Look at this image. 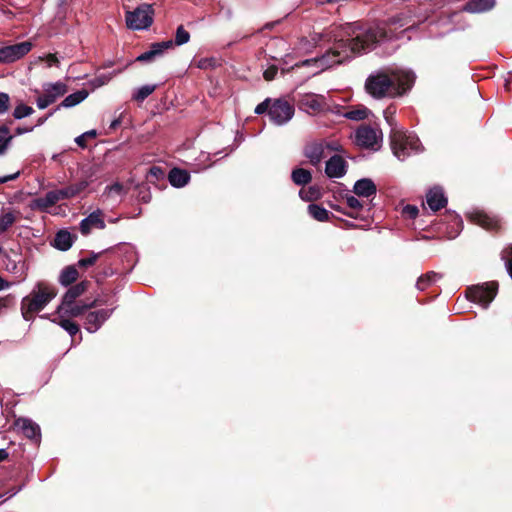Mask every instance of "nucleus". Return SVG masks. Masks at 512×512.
I'll return each mask as SVG.
<instances>
[{"instance_id":"obj_1","label":"nucleus","mask_w":512,"mask_h":512,"mask_svg":"<svg viewBox=\"0 0 512 512\" xmlns=\"http://www.w3.org/2000/svg\"><path fill=\"white\" fill-rule=\"evenodd\" d=\"M324 37L332 46L322 56L306 59L296 66H315L318 71L342 64L372 50L382 40L389 39L387 31L380 25L349 23L325 32Z\"/></svg>"},{"instance_id":"obj_2","label":"nucleus","mask_w":512,"mask_h":512,"mask_svg":"<svg viewBox=\"0 0 512 512\" xmlns=\"http://www.w3.org/2000/svg\"><path fill=\"white\" fill-rule=\"evenodd\" d=\"M416 75L411 69H393L390 76L384 72H376L368 76L365 89L375 99H381L389 94L402 95L410 90Z\"/></svg>"},{"instance_id":"obj_3","label":"nucleus","mask_w":512,"mask_h":512,"mask_svg":"<svg viewBox=\"0 0 512 512\" xmlns=\"http://www.w3.org/2000/svg\"><path fill=\"white\" fill-rule=\"evenodd\" d=\"M396 108L393 106L387 107L384 111V118L389 124L390 131V145L394 156L404 161L413 154H418L422 151V145L419 138L411 132L404 131L399 127L394 119Z\"/></svg>"},{"instance_id":"obj_4","label":"nucleus","mask_w":512,"mask_h":512,"mask_svg":"<svg viewBox=\"0 0 512 512\" xmlns=\"http://www.w3.org/2000/svg\"><path fill=\"white\" fill-rule=\"evenodd\" d=\"M56 296L55 289L44 283L38 282L32 292L21 301V313L26 321H30L35 312L43 310Z\"/></svg>"},{"instance_id":"obj_5","label":"nucleus","mask_w":512,"mask_h":512,"mask_svg":"<svg viewBox=\"0 0 512 512\" xmlns=\"http://www.w3.org/2000/svg\"><path fill=\"white\" fill-rule=\"evenodd\" d=\"M190 40V34L184 29L183 26H179L176 30L175 41L172 40L153 43L150 49L140 54L136 60L139 62H150L157 56H161L166 49H169L175 43L178 46L188 43Z\"/></svg>"},{"instance_id":"obj_6","label":"nucleus","mask_w":512,"mask_h":512,"mask_svg":"<svg viewBox=\"0 0 512 512\" xmlns=\"http://www.w3.org/2000/svg\"><path fill=\"white\" fill-rule=\"evenodd\" d=\"M154 9L152 5L142 3L133 11H127L125 20L127 27L132 30H146L153 23Z\"/></svg>"},{"instance_id":"obj_7","label":"nucleus","mask_w":512,"mask_h":512,"mask_svg":"<svg viewBox=\"0 0 512 512\" xmlns=\"http://www.w3.org/2000/svg\"><path fill=\"white\" fill-rule=\"evenodd\" d=\"M497 291L498 284L496 282H486L469 287L466 296L470 301L486 309L496 297Z\"/></svg>"},{"instance_id":"obj_8","label":"nucleus","mask_w":512,"mask_h":512,"mask_svg":"<svg viewBox=\"0 0 512 512\" xmlns=\"http://www.w3.org/2000/svg\"><path fill=\"white\" fill-rule=\"evenodd\" d=\"M299 106L307 112H331L338 115L342 114L338 105L330 104L326 97L320 94L310 93L303 95L299 101Z\"/></svg>"},{"instance_id":"obj_9","label":"nucleus","mask_w":512,"mask_h":512,"mask_svg":"<svg viewBox=\"0 0 512 512\" xmlns=\"http://www.w3.org/2000/svg\"><path fill=\"white\" fill-rule=\"evenodd\" d=\"M73 198L69 186L48 191L43 197L33 199L29 207L31 210L46 212L48 208L62 200Z\"/></svg>"},{"instance_id":"obj_10","label":"nucleus","mask_w":512,"mask_h":512,"mask_svg":"<svg viewBox=\"0 0 512 512\" xmlns=\"http://www.w3.org/2000/svg\"><path fill=\"white\" fill-rule=\"evenodd\" d=\"M43 94L36 99L37 107L41 110L53 104L67 92V85L62 81L47 82L42 86Z\"/></svg>"},{"instance_id":"obj_11","label":"nucleus","mask_w":512,"mask_h":512,"mask_svg":"<svg viewBox=\"0 0 512 512\" xmlns=\"http://www.w3.org/2000/svg\"><path fill=\"white\" fill-rule=\"evenodd\" d=\"M382 139V133L368 125L360 126L354 135L355 144L361 148L377 150Z\"/></svg>"},{"instance_id":"obj_12","label":"nucleus","mask_w":512,"mask_h":512,"mask_svg":"<svg viewBox=\"0 0 512 512\" xmlns=\"http://www.w3.org/2000/svg\"><path fill=\"white\" fill-rule=\"evenodd\" d=\"M293 115L294 107L282 99L274 100L268 111L270 121L277 126H282L288 123L292 119Z\"/></svg>"},{"instance_id":"obj_13","label":"nucleus","mask_w":512,"mask_h":512,"mask_svg":"<svg viewBox=\"0 0 512 512\" xmlns=\"http://www.w3.org/2000/svg\"><path fill=\"white\" fill-rule=\"evenodd\" d=\"M32 49V44L28 41L13 45L0 47V63H12L19 60Z\"/></svg>"},{"instance_id":"obj_14","label":"nucleus","mask_w":512,"mask_h":512,"mask_svg":"<svg viewBox=\"0 0 512 512\" xmlns=\"http://www.w3.org/2000/svg\"><path fill=\"white\" fill-rule=\"evenodd\" d=\"M115 307L101 308L95 311H90L85 316L84 328L89 333L97 332L102 325L111 317Z\"/></svg>"},{"instance_id":"obj_15","label":"nucleus","mask_w":512,"mask_h":512,"mask_svg":"<svg viewBox=\"0 0 512 512\" xmlns=\"http://www.w3.org/2000/svg\"><path fill=\"white\" fill-rule=\"evenodd\" d=\"M348 163L343 156L335 154L331 156L325 165V174L328 178H342L347 173Z\"/></svg>"},{"instance_id":"obj_16","label":"nucleus","mask_w":512,"mask_h":512,"mask_svg":"<svg viewBox=\"0 0 512 512\" xmlns=\"http://www.w3.org/2000/svg\"><path fill=\"white\" fill-rule=\"evenodd\" d=\"M303 154L312 166H319L323 158L326 156L323 140L313 141L306 144Z\"/></svg>"},{"instance_id":"obj_17","label":"nucleus","mask_w":512,"mask_h":512,"mask_svg":"<svg viewBox=\"0 0 512 512\" xmlns=\"http://www.w3.org/2000/svg\"><path fill=\"white\" fill-rule=\"evenodd\" d=\"M103 212L97 209L90 213L80 222V231L83 235H88L92 228L104 229L106 227L102 218Z\"/></svg>"},{"instance_id":"obj_18","label":"nucleus","mask_w":512,"mask_h":512,"mask_svg":"<svg viewBox=\"0 0 512 512\" xmlns=\"http://www.w3.org/2000/svg\"><path fill=\"white\" fill-rule=\"evenodd\" d=\"M426 202H427L428 207L433 212H436L439 209L446 206L447 197L445 196L444 191L441 187L435 186L427 192Z\"/></svg>"},{"instance_id":"obj_19","label":"nucleus","mask_w":512,"mask_h":512,"mask_svg":"<svg viewBox=\"0 0 512 512\" xmlns=\"http://www.w3.org/2000/svg\"><path fill=\"white\" fill-rule=\"evenodd\" d=\"M495 4L496 0H469L463 5L461 11L471 14L484 13L493 9Z\"/></svg>"},{"instance_id":"obj_20","label":"nucleus","mask_w":512,"mask_h":512,"mask_svg":"<svg viewBox=\"0 0 512 512\" xmlns=\"http://www.w3.org/2000/svg\"><path fill=\"white\" fill-rule=\"evenodd\" d=\"M16 425L19 427L25 437L38 441L40 439V427L37 423L29 418H19L16 421Z\"/></svg>"},{"instance_id":"obj_21","label":"nucleus","mask_w":512,"mask_h":512,"mask_svg":"<svg viewBox=\"0 0 512 512\" xmlns=\"http://www.w3.org/2000/svg\"><path fill=\"white\" fill-rule=\"evenodd\" d=\"M474 221L487 230H498L501 228V220L498 216L486 212H476Z\"/></svg>"},{"instance_id":"obj_22","label":"nucleus","mask_w":512,"mask_h":512,"mask_svg":"<svg viewBox=\"0 0 512 512\" xmlns=\"http://www.w3.org/2000/svg\"><path fill=\"white\" fill-rule=\"evenodd\" d=\"M353 192L358 197L369 198L371 196L376 195L377 188L372 179L362 178L355 182L354 187H353Z\"/></svg>"},{"instance_id":"obj_23","label":"nucleus","mask_w":512,"mask_h":512,"mask_svg":"<svg viewBox=\"0 0 512 512\" xmlns=\"http://www.w3.org/2000/svg\"><path fill=\"white\" fill-rule=\"evenodd\" d=\"M102 303L103 302L101 300L96 299L90 303H85V304H76L74 302L73 304H70L65 308H61V305H60L58 307V313H64V314L72 316V317H77V316L81 315L85 310L92 308V307H96Z\"/></svg>"},{"instance_id":"obj_24","label":"nucleus","mask_w":512,"mask_h":512,"mask_svg":"<svg viewBox=\"0 0 512 512\" xmlns=\"http://www.w3.org/2000/svg\"><path fill=\"white\" fill-rule=\"evenodd\" d=\"M87 285L88 283L83 281L71 286L63 296L62 303L60 304L61 308H65L68 305L73 304L78 297L84 294L87 289Z\"/></svg>"},{"instance_id":"obj_25","label":"nucleus","mask_w":512,"mask_h":512,"mask_svg":"<svg viewBox=\"0 0 512 512\" xmlns=\"http://www.w3.org/2000/svg\"><path fill=\"white\" fill-rule=\"evenodd\" d=\"M168 180L173 187L182 188L188 184L190 174L184 169L172 168L169 171Z\"/></svg>"},{"instance_id":"obj_26","label":"nucleus","mask_w":512,"mask_h":512,"mask_svg":"<svg viewBox=\"0 0 512 512\" xmlns=\"http://www.w3.org/2000/svg\"><path fill=\"white\" fill-rule=\"evenodd\" d=\"M89 95V92L86 89L78 90L68 96H66L63 101L60 103L57 109L60 108H72L81 102H83Z\"/></svg>"},{"instance_id":"obj_27","label":"nucleus","mask_w":512,"mask_h":512,"mask_svg":"<svg viewBox=\"0 0 512 512\" xmlns=\"http://www.w3.org/2000/svg\"><path fill=\"white\" fill-rule=\"evenodd\" d=\"M74 242L73 235L67 230H60L54 238V247L61 251L69 250Z\"/></svg>"},{"instance_id":"obj_28","label":"nucleus","mask_w":512,"mask_h":512,"mask_svg":"<svg viewBox=\"0 0 512 512\" xmlns=\"http://www.w3.org/2000/svg\"><path fill=\"white\" fill-rule=\"evenodd\" d=\"M291 179L295 185L304 186L312 180V174L304 168H296L291 173Z\"/></svg>"},{"instance_id":"obj_29","label":"nucleus","mask_w":512,"mask_h":512,"mask_svg":"<svg viewBox=\"0 0 512 512\" xmlns=\"http://www.w3.org/2000/svg\"><path fill=\"white\" fill-rule=\"evenodd\" d=\"M441 278V275L430 271L422 276H420L416 282V288L420 291H424L432 284L436 283Z\"/></svg>"},{"instance_id":"obj_30","label":"nucleus","mask_w":512,"mask_h":512,"mask_svg":"<svg viewBox=\"0 0 512 512\" xmlns=\"http://www.w3.org/2000/svg\"><path fill=\"white\" fill-rule=\"evenodd\" d=\"M78 278V271L74 266L65 267L59 276V282L62 286H69Z\"/></svg>"},{"instance_id":"obj_31","label":"nucleus","mask_w":512,"mask_h":512,"mask_svg":"<svg viewBox=\"0 0 512 512\" xmlns=\"http://www.w3.org/2000/svg\"><path fill=\"white\" fill-rule=\"evenodd\" d=\"M309 215L317 221L324 222L328 221L331 212L318 204H310L308 206Z\"/></svg>"},{"instance_id":"obj_32","label":"nucleus","mask_w":512,"mask_h":512,"mask_svg":"<svg viewBox=\"0 0 512 512\" xmlns=\"http://www.w3.org/2000/svg\"><path fill=\"white\" fill-rule=\"evenodd\" d=\"M120 71H114L111 73H101L96 75L94 78L89 80L88 84L93 88H100L109 83V81Z\"/></svg>"},{"instance_id":"obj_33","label":"nucleus","mask_w":512,"mask_h":512,"mask_svg":"<svg viewBox=\"0 0 512 512\" xmlns=\"http://www.w3.org/2000/svg\"><path fill=\"white\" fill-rule=\"evenodd\" d=\"M299 197L304 201H313L320 197V190L316 186H310L308 188H301L299 191Z\"/></svg>"},{"instance_id":"obj_34","label":"nucleus","mask_w":512,"mask_h":512,"mask_svg":"<svg viewBox=\"0 0 512 512\" xmlns=\"http://www.w3.org/2000/svg\"><path fill=\"white\" fill-rule=\"evenodd\" d=\"M156 86L155 85H144L136 89L133 93L132 98L135 101L142 102L144 101L149 95H151Z\"/></svg>"},{"instance_id":"obj_35","label":"nucleus","mask_w":512,"mask_h":512,"mask_svg":"<svg viewBox=\"0 0 512 512\" xmlns=\"http://www.w3.org/2000/svg\"><path fill=\"white\" fill-rule=\"evenodd\" d=\"M16 221L13 212L8 211L0 215V234L6 232Z\"/></svg>"},{"instance_id":"obj_36","label":"nucleus","mask_w":512,"mask_h":512,"mask_svg":"<svg viewBox=\"0 0 512 512\" xmlns=\"http://www.w3.org/2000/svg\"><path fill=\"white\" fill-rule=\"evenodd\" d=\"M34 113V109L24 103L18 104L14 111H13V117L17 120L23 119L25 117H28Z\"/></svg>"},{"instance_id":"obj_37","label":"nucleus","mask_w":512,"mask_h":512,"mask_svg":"<svg viewBox=\"0 0 512 512\" xmlns=\"http://www.w3.org/2000/svg\"><path fill=\"white\" fill-rule=\"evenodd\" d=\"M56 323V320H53ZM57 324L63 328L70 336H75L79 332V326L75 322L70 321L69 319H61L57 322Z\"/></svg>"},{"instance_id":"obj_38","label":"nucleus","mask_w":512,"mask_h":512,"mask_svg":"<svg viewBox=\"0 0 512 512\" xmlns=\"http://www.w3.org/2000/svg\"><path fill=\"white\" fill-rule=\"evenodd\" d=\"M369 110L367 108H360L347 111L343 113L344 117L353 121H360L367 118Z\"/></svg>"},{"instance_id":"obj_39","label":"nucleus","mask_w":512,"mask_h":512,"mask_svg":"<svg viewBox=\"0 0 512 512\" xmlns=\"http://www.w3.org/2000/svg\"><path fill=\"white\" fill-rule=\"evenodd\" d=\"M501 258L504 261L510 278L512 279V247L504 249L501 253Z\"/></svg>"},{"instance_id":"obj_40","label":"nucleus","mask_w":512,"mask_h":512,"mask_svg":"<svg viewBox=\"0 0 512 512\" xmlns=\"http://www.w3.org/2000/svg\"><path fill=\"white\" fill-rule=\"evenodd\" d=\"M97 135L96 130H89L75 138V142L78 146L85 148L87 138H95Z\"/></svg>"},{"instance_id":"obj_41","label":"nucleus","mask_w":512,"mask_h":512,"mask_svg":"<svg viewBox=\"0 0 512 512\" xmlns=\"http://www.w3.org/2000/svg\"><path fill=\"white\" fill-rule=\"evenodd\" d=\"M71 191V194L74 197L79 195L82 191H84L88 186L89 182L87 180H82L78 183L68 185Z\"/></svg>"},{"instance_id":"obj_42","label":"nucleus","mask_w":512,"mask_h":512,"mask_svg":"<svg viewBox=\"0 0 512 512\" xmlns=\"http://www.w3.org/2000/svg\"><path fill=\"white\" fill-rule=\"evenodd\" d=\"M105 193H107L109 196H112V195L121 196L124 194L123 185L116 182L110 186H107L105 189Z\"/></svg>"},{"instance_id":"obj_43","label":"nucleus","mask_w":512,"mask_h":512,"mask_svg":"<svg viewBox=\"0 0 512 512\" xmlns=\"http://www.w3.org/2000/svg\"><path fill=\"white\" fill-rule=\"evenodd\" d=\"M10 97L5 92H0V115L5 114L9 110Z\"/></svg>"},{"instance_id":"obj_44","label":"nucleus","mask_w":512,"mask_h":512,"mask_svg":"<svg viewBox=\"0 0 512 512\" xmlns=\"http://www.w3.org/2000/svg\"><path fill=\"white\" fill-rule=\"evenodd\" d=\"M14 136L6 125H0V143H12Z\"/></svg>"},{"instance_id":"obj_45","label":"nucleus","mask_w":512,"mask_h":512,"mask_svg":"<svg viewBox=\"0 0 512 512\" xmlns=\"http://www.w3.org/2000/svg\"><path fill=\"white\" fill-rule=\"evenodd\" d=\"M98 256H99V254H97V253H91L89 257L80 259L78 261V265L80 267L92 266L98 259Z\"/></svg>"},{"instance_id":"obj_46","label":"nucleus","mask_w":512,"mask_h":512,"mask_svg":"<svg viewBox=\"0 0 512 512\" xmlns=\"http://www.w3.org/2000/svg\"><path fill=\"white\" fill-rule=\"evenodd\" d=\"M15 303V296L12 294H8L4 297L0 298V311L2 309L8 308Z\"/></svg>"},{"instance_id":"obj_47","label":"nucleus","mask_w":512,"mask_h":512,"mask_svg":"<svg viewBox=\"0 0 512 512\" xmlns=\"http://www.w3.org/2000/svg\"><path fill=\"white\" fill-rule=\"evenodd\" d=\"M196 65L200 69L212 68L215 65V59L214 58H201L197 61Z\"/></svg>"},{"instance_id":"obj_48","label":"nucleus","mask_w":512,"mask_h":512,"mask_svg":"<svg viewBox=\"0 0 512 512\" xmlns=\"http://www.w3.org/2000/svg\"><path fill=\"white\" fill-rule=\"evenodd\" d=\"M277 73H278V68L273 65V66L268 67L264 71L263 77H264L265 80L271 81V80H273L276 77Z\"/></svg>"},{"instance_id":"obj_49","label":"nucleus","mask_w":512,"mask_h":512,"mask_svg":"<svg viewBox=\"0 0 512 512\" xmlns=\"http://www.w3.org/2000/svg\"><path fill=\"white\" fill-rule=\"evenodd\" d=\"M270 99H266L264 100L263 102H261L260 104H258L255 108V113L258 114V115H261L265 112L268 113L269 111V108H270Z\"/></svg>"},{"instance_id":"obj_50","label":"nucleus","mask_w":512,"mask_h":512,"mask_svg":"<svg viewBox=\"0 0 512 512\" xmlns=\"http://www.w3.org/2000/svg\"><path fill=\"white\" fill-rule=\"evenodd\" d=\"M346 203H347L348 207L352 208V209L362 208V203L360 202V200L352 195L346 197Z\"/></svg>"},{"instance_id":"obj_51","label":"nucleus","mask_w":512,"mask_h":512,"mask_svg":"<svg viewBox=\"0 0 512 512\" xmlns=\"http://www.w3.org/2000/svg\"><path fill=\"white\" fill-rule=\"evenodd\" d=\"M325 151H341L342 147L340 144L334 141H325L323 140Z\"/></svg>"},{"instance_id":"obj_52","label":"nucleus","mask_w":512,"mask_h":512,"mask_svg":"<svg viewBox=\"0 0 512 512\" xmlns=\"http://www.w3.org/2000/svg\"><path fill=\"white\" fill-rule=\"evenodd\" d=\"M404 212L407 213L409 215L410 218H416L418 213H419V210L416 206L414 205H407L405 208H404Z\"/></svg>"},{"instance_id":"obj_53","label":"nucleus","mask_w":512,"mask_h":512,"mask_svg":"<svg viewBox=\"0 0 512 512\" xmlns=\"http://www.w3.org/2000/svg\"><path fill=\"white\" fill-rule=\"evenodd\" d=\"M46 61L49 67L51 66H58L59 60L56 56V54H48L46 57Z\"/></svg>"},{"instance_id":"obj_54","label":"nucleus","mask_w":512,"mask_h":512,"mask_svg":"<svg viewBox=\"0 0 512 512\" xmlns=\"http://www.w3.org/2000/svg\"><path fill=\"white\" fill-rule=\"evenodd\" d=\"M149 175H152V176L158 178L159 176H163L164 172H163L162 168L157 167V166H152L149 169Z\"/></svg>"},{"instance_id":"obj_55","label":"nucleus","mask_w":512,"mask_h":512,"mask_svg":"<svg viewBox=\"0 0 512 512\" xmlns=\"http://www.w3.org/2000/svg\"><path fill=\"white\" fill-rule=\"evenodd\" d=\"M19 175H20V172H16L14 174H10V175H6V176H3V177H0V184L6 183L8 181L15 180L16 178L19 177Z\"/></svg>"},{"instance_id":"obj_56","label":"nucleus","mask_w":512,"mask_h":512,"mask_svg":"<svg viewBox=\"0 0 512 512\" xmlns=\"http://www.w3.org/2000/svg\"><path fill=\"white\" fill-rule=\"evenodd\" d=\"M34 127H17L15 130L16 135H22L33 131Z\"/></svg>"},{"instance_id":"obj_57","label":"nucleus","mask_w":512,"mask_h":512,"mask_svg":"<svg viewBox=\"0 0 512 512\" xmlns=\"http://www.w3.org/2000/svg\"><path fill=\"white\" fill-rule=\"evenodd\" d=\"M12 285H13V283L8 282V281H6V280H4V279L0 276V291H3V290H6V289H9Z\"/></svg>"},{"instance_id":"obj_58","label":"nucleus","mask_w":512,"mask_h":512,"mask_svg":"<svg viewBox=\"0 0 512 512\" xmlns=\"http://www.w3.org/2000/svg\"><path fill=\"white\" fill-rule=\"evenodd\" d=\"M11 143H0V156L6 154L7 150L10 148Z\"/></svg>"},{"instance_id":"obj_59","label":"nucleus","mask_w":512,"mask_h":512,"mask_svg":"<svg viewBox=\"0 0 512 512\" xmlns=\"http://www.w3.org/2000/svg\"><path fill=\"white\" fill-rule=\"evenodd\" d=\"M121 124V115H119L117 118H115L111 124L110 129L114 130Z\"/></svg>"},{"instance_id":"obj_60","label":"nucleus","mask_w":512,"mask_h":512,"mask_svg":"<svg viewBox=\"0 0 512 512\" xmlns=\"http://www.w3.org/2000/svg\"><path fill=\"white\" fill-rule=\"evenodd\" d=\"M8 457V452L6 449L1 448L0 449V462L5 460Z\"/></svg>"},{"instance_id":"obj_61","label":"nucleus","mask_w":512,"mask_h":512,"mask_svg":"<svg viewBox=\"0 0 512 512\" xmlns=\"http://www.w3.org/2000/svg\"><path fill=\"white\" fill-rule=\"evenodd\" d=\"M309 42L306 38H302L299 42V45H300V49H304L306 45H308Z\"/></svg>"},{"instance_id":"obj_62","label":"nucleus","mask_w":512,"mask_h":512,"mask_svg":"<svg viewBox=\"0 0 512 512\" xmlns=\"http://www.w3.org/2000/svg\"><path fill=\"white\" fill-rule=\"evenodd\" d=\"M454 222L457 225V227L462 226V220H461V218L458 215L454 216Z\"/></svg>"},{"instance_id":"obj_63","label":"nucleus","mask_w":512,"mask_h":512,"mask_svg":"<svg viewBox=\"0 0 512 512\" xmlns=\"http://www.w3.org/2000/svg\"><path fill=\"white\" fill-rule=\"evenodd\" d=\"M22 489V486H19L16 490H14L9 497L16 495L20 490Z\"/></svg>"},{"instance_id":"obj_64","label":"nucleus","mask_w":512,"mask_h":512,"mask_svg":"<svg viewBox=\"0 0 512 512\" xmlns=\"http://www.w3.org/2000/svg\"><path fill=\"white\" fill-rule=\"evenodd\" d=\"M47 118H48V117L40 118V119L38 120L37 125H42V124L47 120Z\"/></svg>"}]
</instances>
